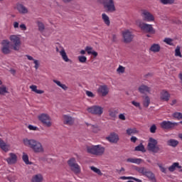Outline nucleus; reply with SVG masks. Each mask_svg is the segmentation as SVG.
<instances>
[{
    "label": "nucleus",
    "mask_w": 182,
    "mask_h": 182,
    "mask_svg": "<svg viewBox=\"0 0 182 182\" xmlns=\"http://www.w3.org/2000/svg\"><path fill=\"white\" fill-rule=\"evenodd\" d=\"M161 4L163 5H171L174 4V0H160Z\"/></svg>",
    "instance_id": "obj_38"
},
{
    "label": "nucleus",
    "mask_w": 182,
    "mask_h": 182,
    "mask_svg": "<svg viewBox=\"0 0 182 182\" xmlns=\"http://www.w3.org/2000/svg\"><path fill=\"white\" fill-rule=\"evenodd\" d=\"M90 169L94 171V173H96L97 174H98L99 176H102V171H100V169L95 167V166H91Z\"/></svg>",
    "instance_id": "obj_41"
},
{
    "label": "nucleus",
    "mask_w": 182,
    "mask_h": 182,
    "mask_svg": "<svg viewBox=\"0 0 182 182\" xmlns=\"http://www.w3.org/2000/svg\"><path fill=\"white\" fill-rule=\"evenodd\" d=\"M125 68L124 67L119 65V68L117 69V72L118 73H124Z\"/></svg>",
    "instance_id": "obj_47"
},
{
    "label": "nucleus",
    "mask_w": 182,
    "mask_h": 182,
    "mask_svg": "<svg viewBox=\"0 0 182 182\" xmlns=\"http://www.w3.org/2000/svg\"><path fill=\"white\" fill-rule=\"evenodd\" d=\"M63 117L64 124H69V117L68 115H63Z\"/></svg>",
    "instance_id": "obj_46"
},
{
    "label": "nucleus",
    "mask_w": 182,
    "mask_h": 182,
    "mask_svg": "<svg viewBox=\"0 0 182 182\" xmlns=\"http://www.w3.org/2000/svg\"><path fill=\"white\" fill-rule=\"evenodd\" d=\"M173 117H174L175 119H177L178 120H181L182 113L176 112L173 114Z\"/></svg>",
    "instance_id": "obj_39"
},
{
    "label": "nucleus",
    "mask_w": 182,
    "mask_h": 182,
    "mask_svg": "<svg viewBox=\"0 0 182 182\" xmlns=\"http://www.w3.org/2000/svg\"><path fill=\"white\" fill-rule=\"evenodd\" d=\"M5 93H8L6 87H0V95H5Z\"/></svg>",
    "instance_id": "obj_45"
},
{
    "label": "nucleus",
    "mask_w": 182,
    "mask_h": 182,
    "mask_svg": "<svg viewBox=\"0 0 182 182\" xmlns=\"http://www.w3.org/2000/svg\"><path fill=\"white\" fill-rule=\"evenodd\" d=\"M137 133V129L136 128H129L127 129V134L128 136H132V134H136Z\"/></svg>",
    "instance_id": "obj_30"
},
{
    "label": "nucleus",
    "mask_w": 182,
    "mask_h": 182,
    "mask_svg": "<svg viewBox=\"0 0 182 182\" xmlns=\"http://www.w3.org/2000/svg\"><path fill=\"white\" fill-rule=\"evenodd\" d=\"M103 5L105 9L108 12H114L116 11V7L114 6V1L113 0H100Z\"/></svg>",
    "instance_id": "obj_9"
},
{
    "label": "nucleus",
    "mask_w": 182,
    "mask_h": 182,
    "mask_svg": "<svg viewBox=\"0 0 182 182\" xmlns=\"http://www.w3.org/2000/svg\"><path fill=\"white\" fill-rule=\"evenodd\" d=\"M86 95L88 97H95V94L90 91H86Z\"/></svg>",
    "instance_id": "obj_50"
},
{
    "label": "nucleus",
    "mask_w": 182,
    "mask_h": 182,
    "mask_svg": "<svg viewBox=\"0 0 182 182\" xmlns=\"http://www.w3.org/2000/svg\"><path fill=\"white\" fill-rule=\"evenodd\" d=\"M29 130H38V127L33 126V125H28Z\"/></svg>",
    "instance_id": "obj_55"
},
{
    "label": "nucleus",
    "mask_w": 182,
    "mask_h": 182,
    "mask_svg": "<svg viewBox=\"0 0 182 182\" xmlns=\"http://www.w3.org/2000/svg\"><path fill=\"white\" fill-rule=\"evenodd\" d=\"M103 107L99 105H93L87 107V112H88V113L95 114V116H101L103 114Z\"/></svg>",
    "instance_id": "obj_7"
},
{
    "label": "nucleus",
    "mask_w": 182,
    "mask_h": 182,
    "mask_svg": "<svg viewBox=\"0 0 182 182\" xmlns=\"http://www.w3.org/2000/svg\"><path fill=\"white\" fill-rule=\"evenodd\" d=\"M14 27L16 29V28H19V23L18 22H14Z\"/></svg>",
    "instance_id": "obj_63"
},
{
    "label": "nucleus",
    "mask_w": 182,
    "mask_h": 182,
    "mask_svg": "<svg viewBox=\"0 0 182 182\" xmlns=\"http://www.w3.org/2000/svg\"><path fill=\"white\" fill-rule=\"evenodd\" d=\"M143 105L144 107H149L150 105V97H149V96H146L144 97V100L143 101Z\"/></svg>",
    "instance_id": "obj_33"
},
{
    "label": "nucleus",
    "mask_w": 182,
    "mask_h": 182,
    "mask_svg": "<svg viewBox=\"0 0 182 182\" xmlns=\"http://www.w3.org/2000/svg\"><path fill=\"white\" fill-rule=\"evenodd\" d=\"M69 166L71 171L76 176H78V174L82 173V168H80V166L76 163V159H75V158H71L69 160Z\"/></svg>",
    "instance_id": "obj_6"
},
{
    "label": "nucleus",
    "mask_w": 182,
    "mask_h": 182,
    "mask_svg": "<svg viewBox=\"0 0 182 182\" xmlns=\"http://www.w3.org/2000/svg\"><path fill=\"white\" fill-rule=\"evenodd\" d=\"M130 140H131L132 143H136L137 141V137L132 136Z\"/></svg>",
    "instance_id": "obj_56"
},
{
    "label": "nucleus",
    "mask_w": 182,
    "mask_h": 182,
    "mask_svg": "<svg viewBox=\"0 0 182 182\" xmlns=\"http://www.w3.org/2000/svg\"><path fill=\"white\" fill-rule=\"evenodd\" d=\"M102 16L105 23L109 26V25H110V19L109 18V16L106 15V14H102Z\"/></svg>",
    "instance_id": "obj_31"
},
{
    "label": "nucleus",
    "mask_w": 182,
    "mask_h": 182,
    "mask_svg": "<svg viewBox=\"0 0 182 182\" xmlns=\"http://www.w3.org/2000/svg\"><path fill=\"white\" fill-rule=\"evenodd\" d=\"M17 159L18 158L15 154L11 153L10 157L7 158L6 160L9 164H15Z\"/></svg>",
    "instance_id": "obj_19"
},
{
    "label": "nucleus",
    "mask_w": 182,
    "mask_h": 182,
    "mask_svg": "<svg viewBox=\"0 0 182 182\" xmlns=\"http://www.w3.org/2000/svg\"><path fill=\"white\" fill-rule=\"evenodd\" d=\"M175 56H178L179 58H181V51H180V46H176L175 49Z\"/></svg>",
    "instance_id": "obj_43"
},
{
    "label": "nucleus",
    "mask_w": 182,
    "mask_h": 182,
    "mask_svg": "<svg viewBox=\"0 0 182 182\" xmlns=\"http://www.w3.org/2000/svg\"><path fill=\"white\" fill-rule=\"evenodd\" d=\"M53 82L54 83H55V85H57L59 86V87H60L61 85H62L61 82H60V81H58L57 80H53Z\"/></svg>",
    "instance_id": "obj_57"
},
{
    "label": "nucleus",
    "mask_w": 182,
    "mask_h": 182,
    "mask_svg": "<svg viewBox=\"0 0 182 182\" xmlns=\"http://www.w3.org/2000/svg\"><path fill=\"white\" fill-rule=\"evenodd\" d=\"M0 149H1V150L6 153L9 151V145L6 144V143H5L2 139H0Z\"/></svg>",
    "instance_id": "obj_21"
},
{
    "label": "nucleus",
    "mask_w": 182,
    "mask_h": 182,
    "mask_svg": "<svg viewBox=\"0 0 182 182\" xmlns=\"http://www.w3.org/2000/svg\"><path fill=\"white\" fill-rule=\"evenodd\" d=\"M23 144L26 147H29L34 153H45L43 145L36 139H29L26 138L23 139Z\"/></svg>",
    "instance_id": "obj_1"
},
{
    "label": "nucleus",
    "mask_w": 182,
    "mask_h": 182,
    "mask_svg": "<svg viewBox=\"0 0 182 182\" xmlns=\"http://www.w3.org/2000/svg\"><path fill=\"white\" fill-rule=\"evenodd\" d=\"M22 159L26 164H32V162L29 161V156H28V154L23 153Z\"/></svg>",
    "instance_id": "obj_32"
},
{
    "label": "nucleus",
    "mask_w": 182,
    "mask_h": 182,
    "mask_svg": "<svg viewBox=\"0 0 182 182\" xmlns=\"http://www.w3.org/2000/svg\"><path fill=\"white\" fill-rule=\"evenodd\" d=\"M158 167H159L161 173H164V174H167V168H166L164 166H163V164H157Z\"/></svg>",
    "instance_id": "obj_42"
},
{
    "label": "nucleus",
    "mask_w": 182,
    "mask_h": 182,
    "mask_svg": "<svg viewBox=\"0 0 182 182\" xmlns=\"http://www.w3.org/2000/svg\"><path fill=\"white\" fill-rule=\"evenodd\" d=\"M136 25L142 31V32H145L146 33H156V30L153 28V25L146 23L141 21H136Z\"/></svg>",
    "instance_id": "obj_3"
},
{
    "label": "nucleus",
    "mask_w": 182,
    "mask_h": 182,
    "mask_svg": "<svg viewBox=\"0 0 182 182\" xmlns=\"http://www.w3.org/2000/svg\"><path fill=\"white\" fill-rule=\"evenodd\" d=\"M156 130H157V127L156 126V124L151 125L149 129L150 133L154 134V133H156Z\"/></svg>",
    "instance_id": "obj_44"
},
{
    "label": "nucleus",
    "mask_w": 182,
    "mask_h": 182,
    "mask_svg": "<svg viewBox=\"0 0 182 182\" xmlns=\"http://www.w3.org/2000/svg\"><path fill=\"white\" fill-rule=\"evenodd\" d=\"M135 151H142V153H144L146 151V149H144V146L142 145V144H140L135 147Z\"/></svg>",
    "instance_id": "obj_34"
},
{
    "label": "nucleus",
    "mask_w": 182,
    "mask_h": 182,
    "mask_svg": "<svg viewBox=\"0 0 182 182\" xmlns=\"http://www.w3.org/2000/svg\"><path fill=\"white\" fill-rule=\"evenodd\" d=\"M92 128H91V129L92 130V132H94L95 133H96V132H97V126L96 125H91Z\"/></svg>",
    "instance_id": "obj_54"
},
{
    "label": "nucleus",
    "mask_w": 182,
    "mask_h": 182,
    "mask_svg": "<svg viewBox=\"0 0 182 182\" xmlns=\"http://www.w3.org/2000/svg\"><path fill=\"white\" fill-rule=\"evenodd\" d=\"M78 60L80 63H86V61L87 60V58H86V56H84V55H79Z\"/></svg>",
    "instance_id": "obj_40"
},
{
    "label": "nucleus",
    "mask_w": 182,
    "mask_h": 182,
    "mask_svg": "<svg viewBox=\"0 0 182 182\" xmlns=\"http://www.w3.org/2000/svg\"><path fill=\"white\" fill-rule=\"evenodd\" d=\"M176 168H177V162H174L171 166L168 168V170L171 173H173V171H176Z\"/></svg>",
    "instance_id": "obj_37"
},
{
    "label": "nucleus",
    "mask_w": 182,
    "mask_h": 182,
    "mask_svg": "<svg viewBox=\"0 0 182 182\" xmlns=\"http://www.w3.org/2000/svg\"><path fill=\"white\" fill-rule=\"evenodd\" d=\"M108 112L109 116L112 119H116V116H117V113H119V112L115 109H109Z\"/></svg>",
    "instance_id": "obj_26"
},
{
    "label": "nucleus",
    "mask_w": 182,
    "mask_h": 182,
    "mask_svg": "<svg viewBox=\"0 0 182 182\" xmlns=\"http://www.w3.org/2000/svg\"><path fill=\"white\" fill-rule=\"evenodd\" d=\"M164 42L166 43V45H169V46H173V45H174L173 43V39L171 38H165L164 39Z\"/></svg>",
    "instance_id": "obj_36"
},
{
    "label": "nucleus",
    "mask_w": 182,
    "mask_h": 182,
    "mask_svg": "<svg viewBox=\"0 0 182 182\" xmlns=\"http://www.w3.org/2000/svg\"><path fill=\"white\" fill-rule=\"evenodd\" d=\"M131 180H134V181H136V182H143V181H141V179H139V178H134V177L131 178Z\"/></svg>",
    "instance_id": "obj_59"
},
{
    "label": "nucleus",
    "mask_w": 182,
    "mask_h": 182,
    "mask_svg": "<svg viewBox=\"0 0 182 182\" xmlns=\"http://www.w3.org/2000/svg\"><path fill=\"white\" fill-rule=\"evenodd\" d=\"M26 56L28 60H35V59H33V57H32L29 55H26Z\"/></svg>",
    "instance_id": "obj_62"
},
{
    "label": "nucleus",
    "mask_w": 182,
    "mask_h": 182,
    "mask_svg": "<svg viewBox=\"0 0 182 182\" xmlns=\"http://www.w3.org/2000/svg\"><path fill=\"white\" fill-rule=\"evenodd\" d=\"M105 151H106V149L100 144L87 146V153L92 154V156H103V154H105Z\"/></svg>",
    "instance_id": "obj_2"
},
{
    "label": "nucleus",
    "mask_w": 182,
    "mask_h": 182,
    "mask_svg": "<svg viewBox=\"0 0 182 182\" xmlns=\"http://www.w3.org/2000/svg\"><path fill=\"white\" fill-rule=\"evenodd\" d=\"M120 180H132L133 178V176H121Z\"/></svg>",
    "instance_id": "obj_51"
},
{
    "label": "nucleus",
    "mask_w": 182,
    "mask_h": 182,
    "mask_svg": "<svg viewBox=\"0 0 182 182\" xmlns=\"http://www.w3.org/2000/svg\"><path fill=\"white\" fill-rule=\"evenodd\" d=\"M136 171L139 172V174L145 176L149 170H147V168H146L145 167H136Z\"/></svg>",
    "instance_id": "obj_27"
},
{
    "label": "nucleus",
    "mask_w": 182,
    "mask_h": 182,
    "mask_svg": "<svg viewBox=\"0 0 182 182\" xmlns=\"http://www.w3.org/2000/svg\"><path fill=\"white\" fill-rule=\"evenodd\" d=\"M60 55L62 56L65 62H69V58H68V55H66V52H65L64 49H61V50L60 51Z\"/></svg>",
    "instance_id": "obj_29"
},
{
    "label": "nucleus",
    "mask_w": 182,
    "mask_h": 182,
    "mask_svg": "<svg viewBox=\"0 0 182 182\" xmlns=\"http://www.w3.org/2000/svg\"><path fill=\"white\" fill-rule=\"evenodd\" d=\"M160 49L161 47L159 44L154 43L149 48V50H151V52H154V53H157L158 52H160Z\"/></svg>",
    "instance_id": "obj_24"
},
{
    "label": "nucleus",
    "mask_w": 182,
    "mask_h": 182,
    "mask_svg": "<svg viewBox=\"0 0 182 182\" xmlns=\"http://www.w3.org/2000/svg\"><path fill=\"white\" fill-rule=\"evenodd\" d=\"M141 16L145 22H154V16L147 10H142Z\"/></svg>",
    "instance_id": "obj_10"
},
{
    "label": "nucleus",
    "mask_w": 182,
    "mask_h": 182,
    "mask_svg": "<svg viewBox=\"0 0 182 182\" xmlns=\"http://www.w3.org/2000/svg\"><path fill=\"white\" fill-rule=\"evenodd\" d=\"M33 63H34V65H35L34 68L37 70V69H39V60H33Z\"/></svg>",
    "instance_id": "obj_48"
},
{
    "label": "nucleus",
    "mask_w": 182,
    "mask_h": 182,
    "mask_svg": "<svg viewBox=\"0 0 182 182\" xmlns=\"http://www.w3.org/2000/svg\"><path fill=\"white\" fill-rule=\"evenodd\" d=\"M43 180V177L41 174L34 176L31 180V182H41Z\"/></svg>",
    "instance_id": "obj_28"
},
{
    "label": "nucleus",
    "mask_w": 182,
    "mask_h": 182,
    "mask_svg": "<svg viewBox=\"0 0 182 182\" xmlns=\"http://www.w3.org/2000/svg\"><path fill=\"white\" fill-rule=\"evenodd\" d=\"M20 28L22 31H26V26L25 24H21Z\"/></svg>",
    "instance_id": "obj_58"
},
{
    "label": "nucleus",
    "mask_w": 182,
    "mask_h": 182,
    "mask_svg": "<svg viewBox=\"0 0 182 182\" xmlns=\"http://www.w3.org/2000/svg\"><path fill=\"white\" fill-rule=\"evenodd\" d=\"M138 90L141 95H146V93H150L151 92V88L142 84L139 87Z\"/></svg>",
    "instance_id": "obj_17"
},
{
    "label": "nucleus",
    "mask_w": 182,
    "mask_h": 182,
    "mask_svg": "<svg viewBox=\"0 0 182 182\" xmlns=\"http://www.w3.org/2000/svg\"><path fill=\"white\" fill-rule=\"evenodd\" d=\"M30 89L32 90V92H35V93H36V92L38 90V86H36V85H31L30 86Z\"/></svg>",
    "instance_id": "obj_49"
},
{
    "label": "nucleus",
    "mask_w": 182,
    "mask_h": 182,
    "mask_svg": "<svg viewBox=\"0 0 182 182\" xmlns=\"http://www.w3.org/2000/svg\"><path fill=\"white\" fill-rule=\"evenodd\" d=\"M60 87L63 88V90H68V87L65 84H61V85H60Z\"/></svg>",
    "instance_id": "obj_60"
},
{
    "label": "nucleus",
    "mask_w": 182,
    "mask_h": 182,
    "mask_svg": "<svg viewBox=\"0 0 182 182\" xmlns=\"http://www.w3.org/2000/svg\"><path fill=\"white\" fill-rule=\"evenodd\" d=\"M167 144L171 147H177L178 146V141L171 139L167 141Z\"/></svg>",
    "instance_id": "obj_25"
},
{
    "label": "nucleus",
    "mask_w": 182,
    "mask_h": 182,
    "mask_svg": "<svg viewBox=\"0 0 182 182\" xmlns=\"http://www.w3.org/2000/svg\"><path fill=\"white\" fill-rule=\"evenodd\" d=\"M11 41V49H13V50H19L21 49V38H19L18 36L12 35L9 38Z\"/></svg>",
    "instance_id": "obj_4"
},
{
    "label": "nucleus",
    "mask_w": 182,
    "mask_h": 182,
    "mask_svg": "<svg viewBox=\"0 0 182 182\" xmlns=\"http://www.w3.org/2000/svg\"><path fill=\"white\" fill-rule=\"evenodd\" d=\"M97 93L100 96L105 97V96L109 95V87L106 85H100L97 89Z\"/></svg>",
    "instance_id": "obj_14"
},
{
    "label": "nucleus",
    "mask_w": 182,
    "mask_h": 182,
    "mask_svg": "<svg viewBox=\"0 0 182 182\" xmlns=\"http://www.w3.org/2000/svg\"><path fill=\"white\" fill-rule=\"evenodd\" d=\"M132 104L135 106V107H140V102H137L136 101H132Z\"/></svg>",
    "instance_id": "obj_53"
},
{
    "label": "nucleus",
    "mask_w": 182,
    "mask_h": 182,
    "mask_svg": "<svg viewBox=\"0 0 182 182\" xmlns=\"http://www.w3.org/2000/svg\"><path fill=\"white\" fill-rule=\"evenodd\" d=\"M62 49H63V48L56 47V52H58L59 53H60V51L62 50Z\"/></svg>",
    "instance_id": "obj_64"
},
{
    "label": "nucleus",
    "mask_w": 182,
    "mask_h": 182,
    "mask_svg": "<svg viewBox=\"0 0 182 182\" xmlns=\"http://www.w3.org/2000/svg\"><path fill=\"white\" fill-rule=\"evenodd\" d=\"M16 9L19 14H21L22 15H25L26 14H29V10L26 6H23L22 4L18 3L16 4Z\"/></svg>",
    "instance_id": "obj_15"
},
{
    "label": "nucleus",
    "mask_w": 182,
    "mask_h": 182,
    "mask_svg": "<svg viewBox=\"0 0 182 182\" xmlns=\"http://www.w3.org/2000/svg\"><path fill=\"white\" fill-rule=\"evenodd\" d=\"M160 126L161 129L164 130H171L176 127V126H178V123L177 122H171L170 121H163L160 123Z\"/></svg>",
    "instance_id": "obj_11"
},
{
    "label": "nucleus",
    "mask_w": 182,
    "mask_h": 182,
    "mask_svg": "<svg viewBox=\"0 0 182 182\" xmlns=\"http://www.w3.org/2000/svg\"><path fill=\"white\" fill-rule=\"evenodd\" d=\"M106 139L109 141V143H117L119 141V135L114 132H112Z\"/></svg>",
    "instance_id": "obj_16"
},
{
    "label": "nucleus",
    "mask_w": 182,
    "mask_h": 182,
    "mask_svg": "<svg viewBox=\"0 0 182 182\" xmlns=\"http://www.w3.org/2000/svg\"><path fill=\"white\" fill-rule=\"evenodd\" d=\"M37 25L38 27V31L40 32H43V31H45V24H43V23L41 21H37Z\"/></svg>",
    "instance_id": "obj_35"
},
{
    "label": "nucleus",
    "mask_w": 182,
    "mask_h": 182,
    "mask_svg": "<svg viewBox=\"0 0 182 182\" xmlns=\"http://www.w3.org/2000/svg\"><path fill=\"white\" fill-rule=\"evenodd\" d=\"M38 119L45 126V127H50L52 126V122L50 121V117L47 114H41L38 116Z\"/></svg>",
    "instance_id": "obj_8"
},
{
    "label": "nucleus",
    "mask_w": 182,
    "mask_h": 182,
    "mask_svg": "<svg viewBox=\"0 0 182 182\" xmlns=\"http://www.w3.org/2000/svg\"><path fill=\"white\" fill-rule=\"evenodd\" d=\"M143 159L139 158H128L127 159V163H132L133 164H141Z\"/></svg>",
    "instance_id": "obj_22"
},
{
    "label": "nucleus",
    "mask_w": 182,
    "mask_h": 182,
    "mask_svg": "<svg viewBox=\"0 0 182 182\" xmlns=\"http://www.w3.org/2000/svg\"><path fill=\"white\" fill-rule=\"evenodd\" d=\"M10 42L8 40H3L1 42L2 48L1 52L4 55H9L11 53V50L9 49Z\"/></svg>",
    "instance_id": "obj_13"
},
{
    "label": "nucleus",
    "mask_w": 182,
    "mask_h": 182,
    "mask_svg": "<svg viewBox=\"0 0 182 182\" xmlns=\"http://www.w3.org/2000/svg\"><path fill=\"white\" fill-rule=\"evenodd\" d=\"M36 93H37L38 95H42V94L45 93V91H43L42 90H37Z\"/></svg>",
    "instance_id": "obj_61"
},
{
    "label": "nucleus",
    "mask_w": 182,
    "mask_h": 182,
    "mask_svg": "<svg viewBox=\"0 0 182 182\" xmlns=\"http://www.w3.org/2000/svg\"><path fill=\"white\" fill-rule=\"evenodd\" d=\"M144 176L149 178V180L151 182H156V176L150 170H148L146 171V173H145V176Z\"/></svg>",
    "instance_id": "obj_20"
},
{
    "label": "nucleus",
    "mask_w": 182,
    "mask_h": 182,
    "mask_svg": "<svg viewBox=\"0 0 182 182\" xmlns=\"http://www.w3.org/2000/svg\"><path fill=\"white\" fill-rule=\"evenodd\" d=\"M122 38L124 43H130L133 41L134 36L130 31L125 30L122 31Z\"/></svg>",
    "instance_id": "obj_12"
},
{
    "label": "nucleus",
    "mask_w": 182,
    "mask_h": 182,
    "mask_svg": "<svg viewBox=\"0 0 182 182\" xmlns=\"http://www.w3.org/2000/svg\"><path fill=\"white\" fill-rule=\"evenodd\" d=\"M159 142L152 137H150L148 140L147 149L149 151L152 153H159L160 151V147L157 145Z\"/></svg>",
    "instance_id": "obj_5"
},
{
    "label": "nucleus",
    "mask_w": 182,
    "mask_h": 182,
    "mask_svg": "<svg viewBox=\"0 0 182 182\" xmlns=\"http://www.w3.org/2000/svg\"><path fill=\"white\" fill-rule=\"evenodd\" d=\"M85 50L87 51V53L88 55H93V56L95 58H96L97 56V52L93 50V47H92V46H86Z\"/></svg>",
    "instance_id": "obj_23"
},
{
    "label": "nucleus",
    "mask_w": 182,
    "mask_h": 182,
    "mask_svg": "<svg viewBox=\"0 0 182 182\" xmlns=\"http://www.w3.org/2000/svg\"><path fill=\"white\" fill-rule=\"evenodd\" d=\"M119 119L120 120H126V116L124 114H119Z\"/></svg>",
    "instance_id": "obj_52"
},
{
    "label": "nucleus",
    "mask_w": 182,
    "mask_h": 182,
    "mask_svg": "<svg viewBox=\"0 0 182 182\" xmlns=\"http://www.w3.org/2000/svg\"><path fill=\"white\" fill-rule=\"evenodd\" d=\"M170 93L166 90H163L160 93V99L163 102H168L170 100Z\"/></svg>",
    "instance_id": "obj_18"
}]
</instances>
